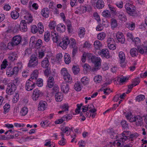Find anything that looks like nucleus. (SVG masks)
I'll return each mask as SVG.
<instances>
[{
	"instance_id": "obj_1",
	"label": "nucleus",
	"mask_w": 147,
	"mask_h": 147,
	"mask_svg": "<svg viewBox=\"0 0 147 147\" xmlns=\"http://www.w3.org/2000/svg\"><path fill=\"white\" fill-rule=\"evenodd\" d=\"M126 117L130 122H134L135 125L138 127H142L144 126V123L142 117L139 115L133 117L131 115H127Z\"/></svg>"
},
{
	"instance_id": "obj_2",
	"label": "nucleus",
	"mask_w": 147,
	"mask_h": 147,
	"mask_svg": "<svg viewBox=\"0 0 147 147\" xmlns=\"http://www.w3.org/2000/svg\"><path fill=\"white\" fill-rule=\"evenodd\" d=\"M125 7L126 12L128 14L133 16H136L138 15L136 11V8L132 4L127 3L125 5Z\"/></svg>"
},
{
	"instance_id": "obj_3",
	"label": "nucleus",
	"mask_w": 147,
	"mask_h": 147,
	"mask_svg": "<svg viewBox=\"0 0 147 147\" xmlns=\"http://www.w3.org/2000/svg\"><path fill=\"white\" fill-rule=\"evenodd\" d=\"M21 39L22 38L20 36H15L13 37L11 41L8 43L7 48L10 50L12 49L14 46L17 45L20 43Z\"/></svg>"
},
{
	"instance_id": "obj_4",
	"label": "nucleus",
	"mask_w": 147,
	"mask_h": 147,
	"mask_svg": "<svg viewBox=\"0 0 147 147\" xmlns=\"http://www.w3.org/2000/svg\"><path fill=\"white\" fill-rule=\"evenodd\" d=\"M16 86L13 83H9L7 86L6 92L8 95L13 94L16 89Z\"/></svg>"
},
{
	"instance_id": "obj_5",
	"label": "nucleus",
	"mask_w": 147,
	"mask_h": 147,
	"mask_svg": "<svg viewBox=\"0 0 147 147\" xmlns=\"http://www.w3.org/2000/svg\"><path fill=\"white\" fill-rule=\"evenodd\" d=\"M36 85V81L29 79L26 83L25 89L28 91H31L35 87Z\"/></svg>"
},
{
	"instance_id": "obj_6",
	"label": "nucleus",
	"mask_w": 147,
	"mask_h": 147,
	"mask_svg": "<svg viewBox=\"0 0 147 147\" xmlns=\"http://www.w3.org/2000/svg\"><path fill=\"white\" fill-rule=\"evenodd\" d=\"M22 14L24 15V17L25 20L27 21V23L29 24L31 23L33 20L32 16L28 11L23 10L22 11Z\"/></svg>"
},
{
	"instance_id": "obj_7",
	"label": "nucleus",
	"mask_w": 147,
	"mask_h": 147,
	"mask_svg": "<svg viewBox=\"0 0 147 147\" xmlns=\"http://www.w3.org/2000/svg\"><path fill=\"white\" fill-rule=\"evenodd\" d=\"M38 64L37 57L34 54H32L30 57V59L28 64V66L31 67H35Z\"/></svg>"
},
{
	"instance_id": "obj_8",
	"label": "nucleus",
	"mask_w": 147,
	"mask_h": 147,
	"mask_svg": "<svg viewBox=\"0 0 147 147\" xmlns=\"http://www.w3.org/2000/svg\"><path fill=\"white\" fill-rule=\"evenodd\" d=\"M18 67H15L13 68L11 67H8L6 71V74L9 77H10L13 75H16L19 71Z\"/></svg>"
},
{
	"instance_id": "obj_9",
	"label": "nucleus",
	"mask_w": 147,
	"mask_h": 147,
	"mask_svg": "<svg viewBox=\"0 0 147 147\" xmlns=\"http://www.w3.org/2000/svg\"><path fill=\"white\" fill-rule=\"evenodd\" d=\"M70 42L69 38L67 36H65L62 39V40L59 43L60 46L64 49H66Z\"/></svg>"
},
{
	"instance_id": "obj_10",
	"label": "nucleus",
	"mask_w": 147,
	"mask_h": 147,
	"mask_svg": "<svg viewBox=\"0 0 147 147\" xmlns=\"http://www.w3.org/2000/svg\"><path fill=\"white\" fill-rule=\"evenodd\" d=\"M42 92L38 89H34L33 92L32 98L34 101H36L40 97L43 95Z\"/></svg>"
},
{
	"instance_id": "obj_11",
	"label": "nucleus",
	"mask_w": 147,
	"mask_h": 147,
	"mask_svg": "<svg viewBox=\"0 0 147 147\" xmlns=\"http://www.w3.org/2000/svg\"><path fill=\"white\" fill-rule=\"evenodd\" d=\"M130 133V131H123L121 134L120 135V138L119 139V141L124 142L128 139L127 137L129 136Z\"/></svg>"
},
{
	"instance_id": "obj_12",
	"label": "nucleus",
	"mask_w": 147,
	"mask_h": 147,
	"mask_svg": "<svg viewBox=\"0 0 147 147\" xmlns=\"http://www.w3.org/2000/svg\"><path fill=\"white\" fill-rule=\"evenodd\" d=\"M116 36L118 42L123 44L125 42V38L123 34L120 32H118L116 33Z\"/></svg>"
},
{
	"instance_id": "obj_13",
	"label": "nucleus",
	"mask_w": 147,
	"mask_h": 147,
	"mask_svg": "<svg viewBox=\"0 0 147 147\" xmlns=\"http://www.w3.org/2000/svg\"><path fill=\"white\" fill-rule=\"evenodd\" d=\"M27 22L25 20H22L20 22L19 28L20 30L22 32H26L27 30Z\"/></svg>"
},
{
	"instance_id": "obj_14",
	"label": "nucleus",
	"mask_w": 147,
	"mask_h": 147,
	"mask_svg": "<svg viewBox=\"0 0 147 147\" xmlns=\"http://www.w3.org/2000/svg\"><path fill=\"white\" fill-rule=\"evenodd\" d=\"M139 53L141 54L147 55V46L144 45L138 47Z\"/></svg>"
},
{
	"instance_id": "obj_15",
	"label": "nucleus",
	"mask_w": 147,
	"mask_h": 147,
	"mask_svg": "<svg viewBox=\"0 0 147 147\" xmlns=\"http://www.w3.org/2000/svg\"><path fill=\"white\" fill-rule=\"evenodd\" d=\"M47 106V103L46 102L42 100L40 101L38 106V110L43 111L45 109Z\"/></svg>"
},
{
	"instance_id": "obj_16",
	"label": "nucleus",
	"mask_w": 147,
	"mask_h": 147,
	"mask_svg": "<svg viewBox=\"0 0 147 147\" xmlns=\"http://www.w3.org/2000/svg\"><path fill=\"white\" fill-rule=\"evenodd\" d=\"M19 11V8H17L16 9V10H14L12 11L11 13V18L14 19H17L19 16V13L18 12Z\"/></svg>"
},
{
	"instance_id": "obj_17",
	"label": "nucleus",
	"mask_w": 147,
	"mask_h": 147,
	"mask_svg": "<svg viewBox=\"0 0 147 147\" xmlns=\"http://www.w3.org/2000/svg\"><path fill=\"white\" fill-rule=\"evenodd\" d=\"M61 91L64 93H67L69 90V85L66 83H63L61 85Z\"/></svg>"
},
{
	"instance_id": "obj_18",
	"label": "nucleus",
	"mask_w": 147,
	"mask_h": 147,
	"mask_svg": "<svg viewBox=\"0 0 147 147\" xmlns=\"http://www.w3.org/2000/svg\"><path fill=\"white\" fill-rule=\"evenodd\" d=\"M92 61L95 63V65L97 66H100L101 64V59L100 57H96L95 56H94L91 60Z\"/></svg>"
},
{
	"instance_id": "obj_19",
	"label": "nucleus",
	"mask_w": 147,
	"mask_h": 147,
	"mask_svg": "<svg viewBox=\"0 0 147 147\" xmlns=\"http://www.w3.org/2000/svg\"><path fill=\"white\" fill-rule=\"evenodd\" d=\"M41 13L43 17L46 18H48L49 15V10L48 8H45L42 9Z\"/></svg>"
},
{
	"instance_id": "obj_20",
	"label": "nucleus",
	"mask_w": 147,
	"mask_h": 147,
	"mask_svg": "<svg viewBox=\"0 0 147 147\" xmlns=\"http://www.w3.org/2000/svg\"><path fill=\"white\" fill-rule=\"evenodd\" d=\"M117 16L118 17L120 20L124 21L125 22L127 20L126 16L125 15L124 13L118 12H117L116 14Z\"/></svg>"
},
{
	"instance_id": "obj_21",
	"label": "nucleus",
	"mask_w": 147,
	"mask_h": 147,
	"mask_svg": "<svg viewBox=\"0 0 147 147\" xmlns=\"http://www.w3.org/2000/svg\"><path fill=\"white\" fill-rule=\"evenodd\" d=\"M78 34L80 38H84L85 34V29L83 27L80 28L78 32Z\"/></svg>"
},
{
	"instance_id": "obj_22",
	"label": "nucleus",
	"mask_w": 147,
	"mask_h": 147,
	"mask_svg": "<svg viewBox=\"0 0 147 147\" xmlns=\"http://www.w3.org/2000/svg\"><path fill=\"white\" fill-rule=\"evenodd\" d=\"M38 72L37 70H34L31 75L30 78L29 79L33 81H36L38 77Z\"/></svg>"
},
{
	"instance_id": "obj_23",
	"label": "nucleus",
	"mask_w": 147,
	"mask_h": 147,
	"mask_svg": "<svg viewBox=\"0 0 147 147\" xmlns=\"http://www.w3.org/2000/svg\"><path fill=\"white\" fill-rule=\"evenodd\" d=\"M100 53V54H102L104 57L107 59H109L110 58L109 52L108 50L107 49H102Z\"/></svg>"
},
{
	"instance_id": "obj_24",
	"label": "nucleus",
	"mask_w": 147,
	"mask_h": 147,
	"mask_svg": "<svg viewBox=\"0 0 147 147\" xmlns=\"http://www.w3.org/2000/svg\"><path fill=\"white\" fill-rule=\"evenodd\" d=\"M18 56L16 52H12L10 53L8 59L11 61H13L17 59Z\"/></svg>"
},
{
	"instance_id": "obj_25",
	"label": "nucleus",
	"mask_w": 147,
	"mask_h": 147,
	"mask_svg": "<svg viewBox=\"0 0 147 147\" xmlns=\"http://www.w3.org/2000/svg\"><path fill=\"white\" fill-rule=\"evenodd\" d=\"M47 82V86L49 88H51L53 87L54 83V79L53 77H49L48 80Z\"/></svg>"
},
{
	"instance_id": "obj_26",
	"label": "nucleus",
	"mask_w": 147,
	"mask_h": 147,
	"mask_svg": "<svg viewBox=\"0 0 147 147\" xmlns=\"http://www.w3.org/2000/svg\"><path fill=\"white\" fill-rule=\"evenodd\" d=\"M138 52L139 51L138 48H133L131 49L130 53L132 57H134L137 56Z\"/></svg>"
},
{
	"instance_id": "obj_27",
	"label": "nucleus",
	"mask_w": 147,
	"mask_h": 147,
	"mask_svg": "<svg viewBox=\"0 0 147 147\" xmlns=\"http://www.w3.org/2000/svg\"><path fill=\"white\" fill-rule=\"evenodd\" d=\"M57 31L61 33L64 32L65 30V26L63 24H60L57 26Z\"/></svg>"
},
{
	"instance_id": "obj_28",
	"label": "nucleus",
	"mask_w": 147,
	"mask_h": 147,
	"mask_svg": "<svg viewBox=\"0 0 147 147\" xmlns=\"http://www.w3.org/2000/svg\"><path fill=\"white\" fill-rule=\"evenodd\" d=\"M42 67L44 68H48L49 65L48 59L47 58H45L41 62Z\"/></svg>"
},
{
	"instance_id": "obj_29",
	"label": "nucleus",
	"mask_w": 147,
	"mask_h": 147,
	"mask_svg": "<svg viewBox=\"0 0 147 147\" xmlns=\"http://www.w3.org/2000/svg\"><path fill=\"white\" fill-rule=\"evenodd\" d=\"M104 3L102 0H98L96 3V6L98 9H100L104 7Z\"/></svg>"
},
{
	"instance_id": "obj_30",
	"label": "nucleus",
	"mask_w": 147,
	"mask_h": 147,
	"mask_svg": "<svg viewBox=\"0 0 147 147\" xmlns=\"http://www.w3.org/2000/svg\"><path fill=\"white\" fill-rule=\"evenodd\" d=\"M55 97L57 101L60 102L63 99V96L61 93L57 92L55 94Z\"/></svg>"
},
{
	"instance_id": "obj_31",
	"label": "nucleus",
	"mask_w": 147,
	"mask_h": 147,
	"mask_svg": "<svg viewBox=\"0 0 147 147\" xmlns=\"http://www.w3.org/2000/svg\"><path fill=\"white\" fill-rule=\"evenodd\" d=\"M64 61L67 64H69L71 62V57L69 54L65 53L64 55Z\"/></svg>"
},
{
	"instance_id": "obj_32",
	"label": "nucleus",
	"mask_w": 147,
	"mask_h": 147,
	"mask_svg": "<svg viewBox=\"0 0 147 147\" xmlns=\"http://www.w3.org/2000/svg\"><path fill=\"white\" fill-rule=\"evenodd\" d=\"M94 45L95 48L97 50L99 49L102 47L101 43L98 40H96L94 42Z\"/></svg>"
},
{
	"instance_id": "obj_33",
	"label": "nucleus",
	"mask_w": 147,
	"mask_h": 147,
	"mask_svg": "<svg viewBox=\"0 0 147 147\" xmlns=\"http://www.w3.org/2000/svg\"><path fill=\"white\" fill-rule=\"evenodd\" d=\"M89 79L86 76H84L81 79V82L84 85H87L89 82Z\"/></svg>"
},
{
	"instance_id": "obj_34",
	"label": "nucleus",
	"mask_w": 147,
	"mask_h": 147,
	"mask_svg": "<svg viewBox=\"0 0 147 147\" xmlns=\"http://www.w3.org/2000/svg\"><path fill=\"white\" fill-rule=\"evenodd\" d=\"M28 111L27 108L26 107H24L21 109L20 114L22 116H25L27 113Z\"/></svg>"
},
{
	"instance_id": "obj_35",
	"label": "nucleus",
	"mask_w": 147,
	"mask_h": 147,
	"mask_svg": "<svg viewBox=\"0 0 147 147\" xmlns=\"http://www.w3.org/2000/svg\"><path fill=\"white\" fill-rule=\"evenodd\" d=\"M138 136V134L136 133H135L133 134L130 133L129 136L127 137L128 139L130 140L131 141H132L134 139H135Z\"/></svg>"
},
{
	"instance_id": "obj_36",
	"label": "nucleus",
	"mask_w": 147,
	"mask_h": 147,
	"mask_svg": "<svg viewBox=\"0 0 147 147\" xmlns=\"http://www.w3.org/2000/svg\"><path fill=\"white\" fill-rule=\"evenodd\" d=\"M119 57L121 63H123L125 61V56L123 52L120 51L119 52Z\"/></svg>"
},
{
	"instance_id": "obj_37",
	"label": "nucleus",
	"mask_w": 147,
	"mask_h": 147,
	"mask_svg": "<svg viewBox=\"0 0 147 147\" xmlns=\"http://www.w3.org/2000/svg\"><path fill=\"white\" fill-rule=\"evenodd\" d=\"M63 78L66 82L70 83L72 82V77L69 74L63 77Z\"/></svg>"
},
{
	"instance_id": "obj_38",
	"label": "nucleus",
	"mask_w": 147,
	"mask_h": 147,
	"mask_svg": "<svg viewBox=\"0 0 147 147\" xmlns=\"http://www.w3.org/2000/svg\"><path fill=\"white\" fill-rule=\"evenodd\" d=\"M53 34H54L55 35V36H53V37L52 39L53 42H54L57 43L59 40V37L58 36L57 34H56V32L55 31L53 32L52 31V32L51 35L53 36Z\"/></svg>"
},
{
	"instance_id": "obj_39",
	"label": "nucleus",
	"mask_w": 147,
	"mask_h": 147,
	"mask_svg": "<svg viewBox=\"0 0 147 147\" xmlns=\"http://www.w3.org/2000/svg\"><path fill=\"white\" fill-rule=\"evenodd\" d=\"M75 89L77 91H80L82 88V86L81 84L78 82H76L74 86Z\"/></svg>"
},
{
	"instance_id": "obj_40",
	"label": "nucleus",
	"mask_w": 147,
	"mask_h": 147,
	"mask_svg": "<svg viewBox=\"0 0 147 147\" xmlns=\"http://www.w3.org/2000/svg\"><path fill=\"white\" fill-rule=\"evenodd\" d=\"M61 130L67 134V135H69L70 133V128L68 127H64L61 129Z\"/></svg>"
},
{
	"instance_id": "obj_41",
	"label": "nucleus",
	"mask_w": 147,
	"mask_h": 147,
	"mask_svg": "<svg viewBox=\"0 0 147 147\" xmlns=\"http://www.w3.org/2000/svg\"><path fill=\"white\" fill-rule=\"evenodd\" d=\"M38 31L40 34L44 32V29L43 25L41 23L39 22L38 24Z\"/></svg>"
},
{
	"instance_id": "obj_42",
	"label": "nucleus",
	"mask_w": 147,
	"mask_h": 147,
	"mask_svg": "<svg viewBox=\"0 0 147 147\" xmlns=\"http://www.w3.org/2000/svg\"><path fill=\"white\" fill-rule=\"evenodd\" d=\"M106 37V34L105 32H102L98 34L97 36V38L102 40H104Z\"/></svg>"
},
{
	"instance_id": "obj_43",
	"label": "nucleus",
	"mask_w": 147,
	"mask_h": 147,
	"mask_svg": "<svg viewBox=\"0 0 147 147\" xmlns=\"http://www.w3.org/2000/svg\"><path fill=\"white\" fill-rule=\"evenodd\" d=\"M110 136L111 138L113 139H116L118 141H119V139L120 138V135H117V134L115 133L114 132H113V133L111 132Z\"/></svg>"
},
{
	"instance_id": "obj_44",
	"label": "nucleus",
	"mask_w": 147,
	"mask_h": 147,
	"mask_svg": "<svg viewBox=\"0 0 147 147\" xmlns=\"http://www.w3.org/2000/svg\"><path fill=\"white\" fill-rule=\"evenodd\" d=\"M109 7L111 14L113 15H116L117 13L116 9L113 6L111 5H109Z\"/></svg>"
},
{
	"instance_id": "obj_45",
	"label": "nucleus",
	"mask_w": 147,
	"mask_h": 147,
	"mask_svg": "<svg viewBox=\"0 0 147 147\" xmlns=\"http://www.w3.org/2000/svg\"><path fill=\"white\" fill-rule=\"evenodd\" d=\"M7 61L6 59H4L3 61L2 64L1 65V68L0 71L3 72L2 70L3 69H5L7 65Z\"/></svg>"
},
{
	"instance_id": "obj_46",
	"label": "nucleus",
	"mask_w": 147,
	"mask_h": 147,
	"mask_svg": "<svg viewBox=\"0 0 147 147\" xmlns=\"http://www.w3.org/2000/svg\"><path fill=\"white\" fill-rule=\"evenodd\" d=\"M102 80V77L101 76L98 75L95 76L94 78V80L96 83H100Z\"/></svg>"
},
{
	"instance_id": "obj_47",
	"label": "nucleus",
	"mask_w": 147,
	"mask_h": 147,
	"mask_svg": "<svg viewBox=\"0 0 147 147\" xmlns=\"http://www.w3.org/2000/svg\"><path fill=\"white\" fill-rule=\"evenodd\" d=\"M50 33L48 32L45 33L44 36V40L46 42H49L50 40Z\"/></svg>"
},
{
	"instance_id": "obj_48",
	"label": "nucleus",
	"mask_w": 147,
	"mask_h": 147,
	"mask_svg": "<svg viewBox=\"0 0 147 147\" xmlns=\"http://www.w3.org/2000/svg\"><path fill=\"white\" fill-rule=\"evenodd\" d=\"M111 26L113 28H115L117 26V22L116 20L112 18L111 20Z\"/></svg>"
},
{
	"instance_id": "obj_49",
	"label": "nucleus",
	"mask_w": 147,
	"mask_h": 147,
	"mask_svg": "<svg viewBox=\"0 0 147 147\" xmlns=\"http://www.w3.org/2000/svg\"><path fill=\"white\" fill-rule=\"evenodd\" d=\"M102 15L106 18H110L111 16L109 11L107 10L103 11L102 13Z\"/></svg>"
},
{
	"instance_id": "obj_50",
	"label": "nucleus",
	"mask_w": 147,
	"mask_h": 147,
	"mask_svg": "<svg viewBox=\"0 0 147 147\" xmlns=\"http://www.w3.org/2000/svg\"><path fill=\"white\" fill-rule=\"evenodd\" d=\"M42 43V40L40 39H38L36 41L34 46H35L36 48H38L40 47Z\"/></svg>"
},
{
	"instance_id": "obj_51",
	"label": "nucleus",
	"mask_w": 147,
	"mask_h": 147,
	"mask_svg": "<svg viewBox=\"0 0 147 147\" xmlns=\"http://www.w3.org/2000/svg\"><path fill=\"white\" fill-rule=\"evenodd\" d=\"M69 40L70 47L73 48L76 47V42L75 39L73 38H71Z\"/></svg>"
},
{
	"instance_id": "obj_52",
	"label": "nucleus",
	"mask_w": 147,
	"mask_h": 147,
	"mask_svg": "<svg viewBox=\"0 0 147 147\" xmlns=\"http://www.w3.org/2000/svg\"><path fill=\"white\" fill-rule=\"evenodd\" d=\"M36 41V38L34 36H32L30 39V45H31L32 47H33Z\"/></svg>"
},
{
	"instance_id": "obj_53",
	"label": "nucleus",
	"mask_w": 147,
	"mask_h": 147,
	"mask_svg": "<svg viewBox=\"0 0 147 147\" xmlns=\"http://www.w3.org/2000/svg\"><path fill=\"white\" fill-rule=\"evenodd\" d=\"M10 105L8 103H6L3 107L4 113L6 114L9 111L10 108Z\"/></svg>"
},
{
	"instance_id": "obj_54",
	"label": "nucleus",
	"mask_w": 147,
	"mask_h": 147,
	"mask_svg": "<svg viewBox=\"0 0 147 147\" xmlns=\"http://www.w3.org/2000/svg\"><path fill=\"white\" fill-rule=\"evenodd\" d=\"M145 98V96L144 95H143L140 94L136 97V100L138 102H139L143 100Z\"/></svg>"
},
{
	"instance_id": "obj_55",
	"label": "nucleus",
	"mask_w": 147,
	"mask_h": 147,
	"mask_svg": "<svg viewBox=\"0 0 147 147\" xmlns=\"http://www.w3.org/2000/svg\"><path fill=\"white\" fill-rule=\"evenodd\" d=\"M36 82V84L38 87H41L43 85V80L41 78H38Z\"/></svg>"
},
{
	"instance_id": "obj_56",
	"label": "nucleus",
	"mask_w": 147,
	"mask_h": 147,
	"mask_svg": "<svg viewBox=\"0 0 147 147\" xmlns=\"http://www.w3.org/2000/svg\"><path fill=\"white\" fill-rule=\"evenodd\" d=\"M73 73L74 74H77L80 71L78 67L74 65L72 69Z\"/></svg>"
},
{
	"instance_id": "obj_57",
	"label": "nucleus",
	"mask_w": 147,
	"mask_h": 147,
	"mask_svg": "<svg viewBox=\"0 0 147 147\" xmlns=\"http://www.w3.org/2000/svg\"><path fill=\"white\" fill-rule=\"evenodd\" d=\"M121 125L123 128L124 129H127V128H128V125L127 123V122L126 121H122L121 122Z\"/></svg>"
},
{
	"instance_id": "obj_58",
	"label": "nucleus",
	"mask_w": 147,
	"mask_h": 147,
	"mask_svg": "<svg viewBox=\"0 0 147 147\" xmlns=\"http://www.w3.org/2000/svg\"><path fill=\"white\" fill-rule=\"evenodd\" d=\"M84 70V71H86V72H88L89 70L90 71L91 67L88 64L85 63L83 66Z\"/></svg>"
},
{
	"instance_id": "obj_59",
	"label": "nucleus",
	"mask_w": 147,
	"mask_h": 147,
	"mask_svg": "<svg viewBox=\"0 0 147 147\" xmlns=\"http://www.w3.org/2000/svg\"><path fill=\"white\" fill-rule=\"evenodd\" d=\"M128 78H129L128 77H123L120 78L119 80L120 84L121 85L123 83L128 80Z\"/></svg>"
},
{
	"instance_id": "obj_60",
	"label": "nucleus",
	"mask_w": 147,
	"mask_h": 147,
	"mask_svg": "<svg viewBox=\"0 0 147 147\" xmlns=\"http://www.w3.org/2000/svg\"><path fill=\"white\" fill-rule=\"evenodd\" d=\"M69 73H68L66 69L65 68H63L61 69V76H62L63 77L67 75Z\"/></svg>"
},
{
	"instance_id": "obj_61",
	"label": "nucleus",
	"mask_w": 147,
	"mask_h": 147,
	"mask_svg": "<svg viewBox=\"0 0 147 147\" xmlns=\"http://www.w3.org/2000/svg\"><path fill=\"white\" fill-rule=\"evenodd\" d=\"M56 25V24L55 22L53 21L50 22L49 25V27L51 29H54Z\"/></svg>"
},
{
	"instance_id": "obj_62",
	"label": "nucleus",
	"mask_w": 147,
	"mask_h": 147,
	"mask_svg": "<svg viewBox=\"0 0 147 147\" xmlns=\"http://www.w3.org/2000/svg\"><path fill=\"white\" fill-rule=\"evenodd\" d=\"M31 30L32 32L34 34L38 32V28L36 25H32L31 27Z\"/></svg>"
},
{
	"instance_id": "obj_63",
	"label": "nucleus",
	"mask_w": 147,
	"mask_h": 147,
	"mask_svg": "<svg viewBox=\"0 0 147 147\" xmlns=\"http://www.w3.org/2000/svg\"><path fill=\"white\" fill-rule=\"evenodd\" d=\"M49 121H42L41 122L40 125L42 127H47L49 124Z\"/></svg>"
},
{
	"instance_id": "obj_64",
	"label": "nucleus",
	"mask_w": 147,
	"mask_h": 147,
	"mask_svg": "<svg viewBox=\"0 0 147 147\" xmlns=\"http://www.w3.org/2000/svg\"><path fill=\"white\" fill-rule=\"evenodd\" d=\"M127 27L131 30H133L134 29L135 27V24L134 23L132 24H127Z\"/></svg>"
}]
</instances>
